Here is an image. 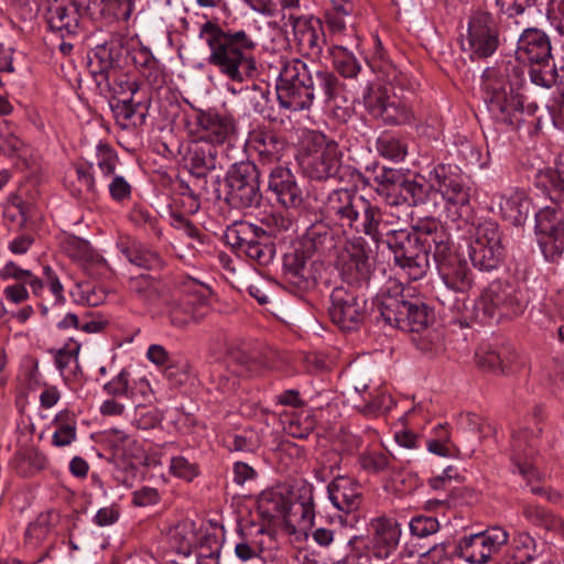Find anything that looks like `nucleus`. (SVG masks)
<instances>
[{
	"label": "nucleus",
	"instance_id": "f8f14e48",
	"mask_svg": "<svg viewBox=\"0 0 564 564\" xmlns=\"http://www.w3.org/2000/svg\"><path fill=\"white\" fill-rule=\"evenodd\" d=\"M343 153L338 144L325 135H316L313 148L302 159L304 172L317 181L334 177L341 165Z\"/></svg>",
	"mask_w": 564,
	"mask_h": 564
},
{
	"label": "nucleus",
	"instance_id": "09e8293b",
	"mask_svg": "<svg viewBox=\"0 0 564 564\" xmlns=\"http://www.w3.org/2000/svg\"><path fill=\"white\" fill-rule=\"evenodd\" d=\"M225 442L230 451L236 452H254L260 446V437L254 431L228 435Z\"/></svg>",
	"mask_w": 564,
	"mask_h": 564
},
{
	"label": "nucleus",
	"instance_id": "7c9ffc66",
	"mask_svg": "<svg viewBox=\"0 0 564 564\" xmlns=\"http://www.w3.org/2000/svg\"><path fill=\"white\" fill-rule=\"evenodd\" d=\"M319 20L297 18L293 23V33L301 50L318 55L324 43Z\"/></svg>",
	"mask_w": 564,
	"mask_h": 564
},
{
	"label": "nucleus",
	"instance_id": "8fccbe9b",
	"mask_svg": "<svg viewBox=\"0 0 564 564\" xmlns=\"http://www.w3.org/2000/svg\"><path fill=\"white\" fill-rule=\"evenodd\" d=\"M56 431L53 434V444L56 446L69 445L76 436L75 423L68 419V414H58L54 421Z\"/></svg>",
	"mask_w": 564,
	"mask_h": 564
},
{
	"label": "nucleus",
	"instance_id": "69168bd1",
	"mask_svg": "<svg viewBox=\"0 0 564 564\" xmlns=\"http://www.w3.org/2000/svg\"><path fill=\"white\" fill-rule=\"evenodd\" d=\"M108 187L111 197L116 200L128 198L131 193L130 184L122 176H113Z\"/></svg>",
	"mask_w": 564,
	"mask_h": 564
},
{
	"label": "nucleus",
	"instance_id": "2eb2a0df",
	"mask_svg": "<svg viewBox=\"0 0 564 564\" xmlns=\"http://www.w3.org/2000/svg\"><path fill=\"white\" fill-rule=\"evenodd\" d=\"M403 229V221L391 212L383 210L367 199L354 232L370 237L376 243L386 242Z\"/></svg>",
	"mask_w": 564,
	"mask_h": 564
},
{
	"label": "nucleus",
	"instance_id": "5fc2aeb1",
	"mask_svg": "<svg viewBox=\"0 0 564 564\" xmlns=\"http://www.w3.org/2000/svg\"><path fill=\"white\" fill-rule=\"evenodd\" d=\"M536 0H495L499 11L509 18H516L524 13L528 7Z\"/></svg>",
	"mask_w": 564,
	"mask_h": 564
},
{
	"label": "nucleus",
	"instance_id": "338daca9",
	"mask_svg": "<svg viewBox=\"0 0 564 564\" xmlns=\"http://www.w3.org/2000/svg\"><path fill=\"white\" fill-rule=\"evenodd\" d=\"M28 276H30V271L18 267L12 261L7 262L0 270V278L3 280L14 279L18 283H24Z\"/></svg>",
	"mask_w": 564,
	"mask_h": 564
},
{
	"label": "nucleus",
	"instance_id": "a211bd4d",
	"mask_svg": "<svg viewBox=\"0 0 564 564\" xmlns=\"http://www.w3.org/2000/svg\"><path fill=\"white\" fill-rule=\"evenodd\" d=\"M367 203L364 196L348 188L330 192L324 202L325 214L335 220L341 228H354Z\"/></svg>",
	"mask_w": 564,
	"mask_h": 564
},
{
	"label": "nucleus",
	"instance_id": "39448f33",
	"mask_svg": "<svg viewBox=\"0 0 564 564\" xmlns=\"http://www.w3.org/2000/svg\"><path fill=\"white\" fill-rule=\"evenodd\" d=\"M387 246L393 253L394 263L411 280L422 279L430 267L429 251L422 246L416 234L403 228L398 235L388 240Z\"/></svg>",
	"mask_w": 564,
	"mask_h": 564
},
{
	"label": "nucleus",
	"instance_id": "4d7b16f0",
	"mask_svg": "<svg viewBox=\"0 0 564 564\" xmlns=\"http://www.w3.org/2000/svg\"><path fill=\"white\" fill-rule=\"evenodd\" d=\"M170 470L173 473V475L187 481L193 480V478L197 475L196 466L191 464L186 458L182 456L173 457L171 459Z\"/></svg>",
	"mask_w": 564,
	"mask_h": 564
},
{
	"label": "nucleus",
	"instance_id": "f03ea898",
	"mask_svg": "<svg viewBox=\"0 0 564 564\" xmlns=\"http://www.w3.org/2000/svg\"><path fill=\"white\" fill-rule=\"evenodd\" d=\"M506 72V75L488 77L485 100L489 111L497 119L513 124L521 121L520 115H533L538 106L533 102L524 105L523 96L520 93L525 80L523 70L511 66L507 67Z\"/></svg>",
	"mask_w": 564,
	"mask_h": 564
},
{
	"label": "nucleus",
	"instance_id": "e2e57ef3",
	"mask_svg": "<svg viewBox=\"0 0 564 564\" xmlns=\"http://www.w3.org/2000/svg\"><path fill=\"white\" fill-rule=\"evenodd\" d=\"M547 18L554 29L560 34H564V0H551Z\"/></svg>",
	"mask_w": 564,
	"mask_h": 564
},
{
	"label": "nucleus",
	"instance_id": "58836bf2",
	"mask_svg": "<svg viewBox=\"0 0 564 564\" xmlns=\"http://www.w3.org/2000/svg\"><path fill=\"white\" fill-rule=\"evenodd\" d=\"M130 290L139 300L149 305L156 304L163 292L162 284L154 281L150 275H139L130 280Z\"/></svg>",
	"mask_w": 564,
	"mask_h": 564
},
{
	"label": "nucleus",
	"instance_id": "412c9836",
	"mask_svg": "<svg viewBox=\"0 0 564 564\" xmlns=\"http://www.w3.org/2000/svg\"><path fill=\"white\" fill-rule=\"evenodd\" d=\"M415 234L421 243L436 262H444L454 254V243L449 234L438 220L434 218L421 219L415 226Z\"/></svg>",
	"mask_w": 564,
	"mask_h": 564
},
{
	"label": "nucleus",
	"instance_id": "0e129e2a",
	"mask_svg": "<svg viewBox=\"0 0 564 564\" xmlns=\"http://www.w3.org/2000/svg\"><path fill=\"white\" fill-rule=\"evenodd\" d=\"M375 180L379 184L376 192L379 195H384L390 187H394L399 180V172L392 169H382Z\"/></svg>",
	"mask_w": 564,
	"mask_h": 564
},
{
	"label": "nucleus",
	"instance_id": "6e6552de",
	"mask_svg": "<svg viewBox=\"0 0 564 564\" xmlns=\"http://www.w3.org/2000/svg\"><path fill=\"white\" fill-rule=\"evenodd\" d=\"M260 172L250 161L235 163L227 173L228 202L237 208H248L260 203Z\"/></svg>",
	"mask_w": 564,
	"mask_h": 564
},
{
	"label": "nucleus",
	"instance_id": "603ef678",
	"mask_svg": "<svg viewBox=\"0 0 564 564\" xmlns=\"http://www.w3.org/2000/svg\"><path fill=\"white\" fill-rule=\"evenodd\" d=\"M359 463L365 470L379 473L389 465L388 456L382 452L371 451L359 456Z\"/></svg>",
	"mask_w": 564,
	"mask_h": 564
},
{
	"label": "nucleus",
	"instance_id": "ea45409f",
	"mask_svg": "<svg viewBox=\"0 0 564 564\" xmlns=\"http://www.w3.org/2000/svg\"><path fill=\"white\" fill-rule=\"evenodd\" d=\"M394 401L392 397L382 389L376 388L370 390L362 399V403L358 404V410L365 415H378L392 409Z\"/></svg>",
	"mask_w": 564,
	"mask_h": 564
},
{
	"label": "nucleus",
	"instance_id": "49530a36",
	"mask_svg": "<svg viewBox=\"0 0 564 564\" xmlns=\"http://www.w3.org/2000/svg\"><path fill=\"white\" fill-rule=\"evenodd\" d=\"M300 516L301 524L303 527L311 525L313 523L315 512L314 502L311 488H304V495L300 501L291 502L289 507V516Z\"/></svg>",
	"mask_w": 564,
	"mask_h": 564
},
{
	"label": "nucleus",
	"instance_id": "bb28decb",
	"mask_svg": "<svg viewBox=\"0 0 564 564\" xmlns=\"http://www.w3.org/2000/svg\"><path fill=\"white\" fill-rule=\"evenodd\" d=\"M491 203L497 204L503 219L514 226L522 225L530 213V200L525 193L519 189L496 194Z\"/></svg>",
	"mask_w": 564,
	"mask_h": 564
},
{
	"label": "nucleus",
	"instance_id": "20e7f679",
	"mask_svg": "<svg viewBox=\"0 0 564 564\" xmlns=\"http://www.w3.org/2000/svg\"><path fill=\"white\" fill-rule=\"evenodd\" d=\"M378 310L386 324L403 332L420 333L430 321L427 306L420 301H408L403 295L383 294Z\"/></svg>",
	"mask_w": 564,
	"mask_h": 564
},
{
	"label": "nucleus",
	"instance_id": "de8ad7c7",
	"mask_svg": "<svg viewBox=\"0 0 564 564\" xmlns=\"http://www.w3.org/2000/svg\"><path fill=\"white\" fill-rule=\"evenodd\" d=\"M512 545L514 549V564H525L534 558L535 541L529 533H518L512 540Z\"/></svg>",
	"mask_w": 564,
	"mask_h": 564
},
{
	"label": "nucleus",
	"instance_id": "c9c22d12",
	"mask_svg": "<svg viewBox=\"0 0 564 564\" xmlns=\"http://www.w3.org/2000/svg\"><path fill=\"white\" fill-rule=\"evenodd\" d=\"M310 79L307 85L312 88L313 99L316 94L322 95L325 98V101H329L334 99L339 91V82L337 77L324 69H311L310 68Z\"/></svg>",
	"mask_w": 564,
	"mask_h": 564
},
{
	"label": "nucleus",
	"instance_id": "a878e982",
	"mask_svg": "<svg viewBox=\"0 0 564 564\" xmlns=\"http://www.w3.org/2000/svg\"><path fill=\"white\" fill-rule=\"evenodd\" d=\"M249 143L258 153L260 161L265 164L279 161L286 147L284 138L264 127H259L250 132Z\"/></svg>",
	"mask_w": 564,
	"mask_h": 564
},
{
	"label": "nucleus",
	"instance_id": "0eeeda50",
	"mask_svg": "<svg viewBox=\"0 0 564 564\" xmlns=\"http://www.w3.org/2000/svg\"><path fill=\"white\" fill-rule=\"evenodd\" d=\"M431 185L441 193L446 205L447 217L452 220L467 219L470 215V188L454 175L449 166L440 164L430 173Z\"/></svg>",
	"mask_w": 564,
	"mask_h": 564
},
{
	"label": "nucleus",
	"instance_id": "a18cd8bd",
	"mask_svg": "<svg viewBox=\"0 0 564 564\" xmlns=\"http://www.w3.org/2000/svg\"><path fill=\"white\" fill-rule=\"evenodd\" d=\"M140 104H134L132 99L118 100L112 105V111L117 121L127 127L131 121L133 124L142 123L144 113H139Z\"/></svg>",
	"mask_w": 564,
	"mask_h": 564
},
{
	"label": "nucleus",
	"instance_id": "9d476101",
	"mask_svg": "<svg viewBox=\"0 0 564 564\" xmlns=\"http://www.w3.org/2000/svg\"><path fill=\"white\" fill-rule=\"evenodd\" d=\"M226 240L260 265H268L275 254L274 242L268 238L262 227L256 225L242 224L239 228H229Z\"/></svg>",
	"mask_w": 564,
	"mask_h": 564
},
{
	"label": "nucleus",
	"instance_id": "bf43d9fd",
	"mask_svg": "<svg viewBox=\"0 0 564 564\" xmlns=\"http://www.w3.org/2000/svg\"><path fill=\"white\" fill-rule=\"evenodd\" d=\"M477 358H478V365L481 368L487 369L492 372H497V373L506 372L503 360L498 352H496L494 350H489V351L484 352L482 355L477 354Z\"/></svg>",
	"mask_w": 564,
	"mask_h": 564
},
{
	"label": "nucleus",
	"instance_id": "6ab92c4d",
	"mask_svg": "<svg viewBox=\"0 0 564 564\" xmlns=\"http://www.w3.org/2000/svg\"><path fill=\"white\" fill-rule=\"evenodd\" d=\"M539 245L547 261H557L564 253V224L552 208H543L535 215Z\"/></svg>",
	"mask_w": 564,
	"mask_h": 564
},
{
	"label": "nucleus",
	"instance_id": "4be33fe9",
	"mask_svg": "<svg viewBox=\"0 0 564 564\" xmlns=\"http://www.w3.org/2000/svg\"><path fill=\"white\" fill-rule=\"evenodd\" d=\"M476 317L482 312L484 317H492L497 312L500 315L509 316L518 314L522 307L511 288L502 286L499 283L491 284L475 303Z\"/></svg>",
	"mask_w": 564,
	"mask_h": 564
},
{
	"label": "nucleus",
	"instance_id": "774afa93",
	"mask_svg": "<svg viewBox=\"0 0 564 564\" xmlns=\"http://www.w3.org/2000/svg\"><path fill=\"white\" fill-rule=\"evenodd\" d=\"M116 156L110 151H100L97 158V169L104 176H111L116 169Z\"/></svg>",
	"mask_w": 564,
	"mask_h": 564
},
{
	"label": "nucleus",
	"instance_id": "3c124183",
	"mask_svg": "<svg viewBox=\"0 0 564 564\" xmlns=\"http://www.w3.org/2000/svg\"><path fill=\"white\" fill-rule=\"evenodd\" d=\"M410 531L417 538H425L434 534L440 529L436 518L427 516H417L410 521Z\"/></svg>",
	"mask_w": 564,
	"mask_h": 564
},
{
	"label": "nucleus",
	"instance_id": "4c0bfd02",
	"mask_svg": "<svg viewBox=\"0 0 564 564\" xmlns=\"http://www.w3.org/2000/svg\"><path fill=\"white\" fill-rule=\"evenodd\" d=\"M305 245L321 253L332 250L335 246L332 228L324 221L311 225L305 234Z\"/></svg>",
	"mask_w": 564,
	"mask_h": 564
},
{
	"label": "nucleus",
	"instance_id": "aec40b11",
	"mask_svg": "<svg viewBox=\"0 0 564 564\" xmlns=\"http://www.w3.org/2000/svg\"><path fill=\"white\" fill-rule=\"evenodd\" d=\"M195 127L197 138L210 145L223 144L236 131V123L231 116L215 111H197Z\"/></svg>",
	"mask_w": 564,
	"mask_h": 564
},
{
	"label": "nucleus",
	"instance_id": "052dcab7",
	"mask_svg": "<svg viewBox=\"0 0 564 564\" xmlns=\"http://www.w3.org/2000/svg\"><path fill=\"white\" fill-rule=\"evenodd\" d=\"M400 187L405 199L411 198L413 204L424 202L427 189L423 184L415 181H403Z\"/></svg>",
	"mask_w": 564,
	"mask_h": 564
},
{
	"label": "nucleus",
	"instance_id": "4468645a",
	"mask_svg": "<svg viewBox=\"0 0 564 564\" xmlns=\"http://www.w3.org/2000/svg\"><path fill=\"white\" fill-rule=\"evenodd\" d=\"M499 44L497 24L489 12L478 11L468 22L462 48L471 57L482 58L494 54Z\"/></svg>",
	"mask_w": 564,
	"mask_h": 564
},
{
	"label": "nucleus",
	"instance_id": "72a5a7b5",
	"mask_svg": "<svg viewBox=\"0 0 564 564\" xmlns=\"http://www.w3.org/2000/svg\"><path fill=\"white\" fill-rule=\"evenodd\" d=\"M172 547L184 556H188L196 545L197 536L193 521L184 520L170 528L167 532Z\"/></svg>",
	"mask_w": 564,
	"mask_h": 564
},
{
	"label": "nucleus",
	"instance_id": "c756f323",
	"mask_svg": "<svg viewBox=\"0 0 564 564\" xmlns=\"http://www.w3.org/2000/svg\"><path fill=\"white\" fill-rule=\"evenodd\" d=\"M254 368L256 362L246 351H232L228 373L218 375L217 389L225 393L235 391L239 386L238 377L249 375Z\"/></svg>",
	"mask_w": 564,
	"mask_h": 564
},
{
	"label": "nucleus",
	"instance_id": "37998d69",
	"mask_svg": "<svg viewBox=\"0 0 564 564\" xmlns=\"http://www.w3.org/2000/svg\"><path fill=\"white\" fill-rule=\"evenodd\" d=\"M530 64L529 76L534 85L551 88L558 83V72L551 62Z\"/></svg>",
	"mask_w": 564,
	"mask_h": 564
},
{
	"label": "nucleus",
	"instance_id": "864d4df0",
	"mask_svg": "<svg viewBox=\"0 0 564 564\" xmlns=\"http://www.w3.org/2000/svg\"><path fill=\"white\" fill-rule=\"evenodd\" d=\"M380 153L391 160H403L406 154L405 145L393 137L382 138L379 140Z\"/></svg>",
	"mask_w": 564,
	"mask_h": 564
},
{
	"label": "nucleus",
	"instance_id": "5701e85b",
	"mask_svg": "<svg viewBox=\"0 0 564 564\" xmlns=\"http://www.w3.org/2000/svg\"><path fill=\"white\" fill-rule=\"evenodd\" d=\"M45 20L51 31L62 37L75 35L79 30V9L75 0H52Z\"/></svg>",
	"mask_w": 564,
	"mask_h": 564
},
{
	"label": "nucleus",
	"instance_id": "9b49d317",
	"mask_svg": "<svg viewBox=\"0 0 564 564\" xmlns=\"http://www.w3.org/2000/svg\"><path fill=\"white\" fill-rule=\"evenodd\" d=\"M509 540L508 532L492 527L482 532L463 536L456 546L457 555L470 564L490 562Z\"/></svg>",
	"mask_w": 564,
	"mask_h": 564
},
{
	"label": "nucleus",
	"instance_id": "393cba45",
	"mask_svg": "<svg viewBox=\"0 0 564 564\" xmlns=\"http://www.w3.org/2000/svg\"><path fill=\"white\" fill-rule=\"evenodd\" d=\"M269 191L285 208H295L303 202L302 189L290 169L276 166L269 174Z\"/></svg>",
	"mask_w": 564,
	"mask_h": 564
},
{
	"label": "nucleus",
	"instance_id": "7ed1b4c3",
	"mask_svg": "<svg viewBox=\"0 0 564 564\" xmlns=\"http://www.w3.org/2000/svg\"><path fill=\"white\" fill-rule=\"evenodd\" d=\"M310 67L301 59L286 62L280 73L276 97L282 108L290 111L308 109L313 104L312 88L307 85Z\"/></svg>",
	"mask_w": 564,
	"mask_h": 564
},
{
	"label": "nucleus",
	"instance_id": "f704fd0d",
	"mask_svg": "<svg viewBox=\"0 0 564 564\" xmlns=\"http://www.w3.org/2000/svg\"><path fill=\"white\" fill-rule=\"evenodd\" d=\"M118 247L128 261L137 267L153 270L162 265L160 256L140 243L134 241L129 245L121 242Z\"/></svg>",
	"mask_w": 564,
	"mask_h": 564
},
{
	"label": "nucleus",
	"instance_id": "680f3d73",
	"mask_svg": "<svg viewBox=\"0 0 564 564\" xmlns=\"http://www.w3.org/2000/svg\"><path fill=\"white\" fill-rule=\"evenodd\" d=\"M78 350L79 346L76 345L73 348H62L56 351L55 365L63 376L70 365L77 364Z\"/></svg>",
	"mask_w": 564,
	"mask_h": 564
},
{
	"label": "nucleus",
	"instance_id": "dca6fc26",
	"mask_svg": "<svg viewBox=\"0 0 564 564\" xmlns=\"http://www.w3.org/2000/svg\"><path fill=\"white\" fill-rule=\"evenodd\" d=\"M540 432V429L529 430L523 427L512 434V471L521 475L528 484L541 479V474L535 466L536 445Z\"/></svg>",
	"mask_w": 564,
	"mask_h": 564
},
{
	"label": "nucleus",
	"instance_id": "423d86ee",
	"mask_svg": "<svg viewBox=\"0 0 564 564\" xmlns=\"http://www.w3.org/2000/svg\"><path fill=\"white\" fill-rule=\"evenodd\" d=\"M503 256L505 247L499 225L494 220L480 221L469 245L473 265L480 271H491L500 264Z\"/></svg>",
	"mask_w": 564,
	"mask_h": 564
},
{
	"label": "nucleus",
	"instance_id": "e433bc0d",
	"mask_svg": "<svg viewBox=\"0 0 564 564\" xmlns=\"http://www.w3.org/2000/svg\"><path fill=\"white\" fill-rule=\"evenodd\" d=\"M87 9L93 14H109L117 20L127 21L133 11V3L131 0H89Z\"/></svg>",
	"mask_w": 564,
	"mask_h": 564
},
{
	"label": "nucleus",
	"instance_id": "b1692460",
	"mask_svg": "<svg viewBox=\"0 0 564 564\" xmlns=\"http://www.w3.org/2000/svg\"><path fill=\"white\" fill-rule=\"evenodd\" d=\"M516 57L522 63L551 62L552 47L549 36L536 28H528L520 35Z\"/></svg>",
	"mask_w": 564,
	"mask_h": 564
},
{
	"label": "nucleus",
	"instance_id": "13d9d810",
	"mask_svg": "<svg viewBox=\"0 0 564 564\" xmlns=\"http://www.w3.org/2000/svg\"><path fill=\"white\" fill-rule=\"evenodd\" d=\"M171 323L176 327H185L192 321H197L198 316L189 311V303L180 304L170 312Z\"/></svg>",
	"mask_w": 564,
	"mask_h": 564
},
{
	"label": "nucleus",
	"instance_id": "473e14b6",
	"mask_svg": "<svg viewBox=\"0 0 564 564\" xmlns=\"http://www.w3.org/2000/svg\"><path fill=\"white\" fill-rule=\"evenodd\" d=\"M216 149L204 142L196 143L188 153L187 164L189 171L197 177L205 176L209 171L216 167Z\"/></svg>",
	"mask_w": 564,
	"mask_h": 564
},
{
	"label": "nucleus",
	"instance_id": "2f4dec72",
	"mask_svg": "<svg viewBox=\"0 0 564 564\" xmlns=\"http://www.w3.org/2000/svg\"><path fill=\"white\" fill-rule=\"evenodd\" d=\"M372 547L379 557H387L397 547L401 530L398 523L390 520H376L372 524Z\"/></svg>",
	"mask_w": 564,
	"mask_h": 564
},
{
	"label": "nucleus",
	"instance_id": "f257e3e1",
	"mask_svg": "<svg viewBox=\"0 0 564 564\" xmlns=\"http://www.w3.org/2000/svg\"><path fill=\"white\" fill-rule=\"evenodd\" d=\"M198 37L208 47L209 66L234 83L251 79L257 70L254 50L257 43L245 30H225L208 20L199 26Z\"/></svg>",
	"mask_w": 564,
	"mask_h": 564
},
{
	"label": "nucleus",
	"instance_id": "c85d7f7f",
	"mask_svg": "<svg viewBox=\"0 0 564 564\" xmlns=\"http://www.w3.org/2000/svg\"><path fill=\"white\" fill-rule=\"evenodd\" d=\"M437 263L447 289L464 294L471 288L473 274L465 260L453 254L444 262Z\"/></svg>",
	"mask_w": 564,
	"mask_h": 564
},
{
	"label": "nucleus",
	"instance_id": "ddd939ff",
	"mask_svg": "<svg viewBox=\"0 0 564 564\" xmlns=\"http://www.w3.org/2000/svg\"><path fill=\"white\" fill-rule=\"evenodd\" d=\"M364 105L368 112L389 124L410 123L412 110L384 86H370L364 95Z\"/></svg>",
	"mask_w": 564,
	"mask_h": 564
},
{
	"label": "nucleus",
	"instance_id": "79ce46f5",
	"mask_svg": "<svg viewBox=\"0 0 564 564\" xmlns=\"http://www.w3.org/2000/svg\"><path fill=\"white\" fill-rule=\"evenodd\" d=\"M262 230L270 240L285 239L288 234L294 232V223L283 214H272L264 220Z\"/></svg>",
	"mask_w": 564,
	"mask_h": 564
},
{
	"label": "nucleus",
	"instance_id": "c03bdc74",
	"mask_svg": "<svg viewBox=\"0 0 564 564\" xmlns=\"http://www.w3.org/2000/svg\"><path fill=\"white\" fill-rule=\"evenodd\" d=\"M334 64L337 70L345 77H356L360 70V65L356 57L341 45H335L332 50Z\"/></svg>",
	"mask_w": 564,
	"mask_h": 564
},
{
	"label": "nucleus",
	"instance_id": "cd10ccee",
	"mask_svg": "<svg viewBox=\"0 0 564 564\" xmlns=\"http://www.w3.org/2000/svg\"><path fill=\"white\" fill-rule=\"evenodd\" d=\"M332 503L344 512L357 510L360 503L358 484L345 476H337L327 487Z\"/></svg>",
	"mask_w": 564,
	"mask_h": 564
},
{
	"label": "nucleus",
	"instance_id": "f3484780",
	"mask_svg": "<svg viewBox=\"0 0 564 564\" xmlns=\"http://www.w3.org/2000/svg\"><path fill=\"white\" fill-rule=\"evenodd\" d=\"M368 243L362 237H354L345 242L338 254V268L349 284H359L368 280L371 264Z\"/></svg>",
	"mask_w": 564,
	"mask_h": 564
},
{
	"label": "nucleus",
	"instance_id": "6e6d98bb",
	"mask_svg": "<svg viewBox=\"0 0 564 564\" xmlns=\"http://www.w3.org/2000/svg\"><path fill=\"white\" fill-rule=\"evenodd\" d=\"M104 390L112 397H126L129 392V372L122 369L112 380L104 386Z\"/></svg>",
	"mask_w": 564,
	"mask_h": 564
},
{
	"label": "nucleus",
	"instance_id": "a19ab883",
	"mask_svg": "<svg viewBox=\"0 0 564 564\" xmlns=\"http://www.w3.org/2000/svg\"><path fill=\"white\" fill-rule=\"evenodd\" d=\"M290 503L282 492L275 490L264 491L259 498L260 509L270 517H288Z\"/></svg>",
	"mask_w": 564,
	"mask_h": 564
},
{
	"label": "nucleus",
	"instance_id": "1a4fd4ad",
	"mask_svg": "<svg viewBox=\"0 0 564 564\" xmlns=\"http://www.w3.org/2000/svg\"><path fill=\"white\" fill-rule=\"evenodd\" d=\"M328 313L343 330L356 329L366 317L367 300L352 286H336L330 294Z\"/></svg>",
	"mask_w": 564,
	"mask_h": 564
}]
</instances>
